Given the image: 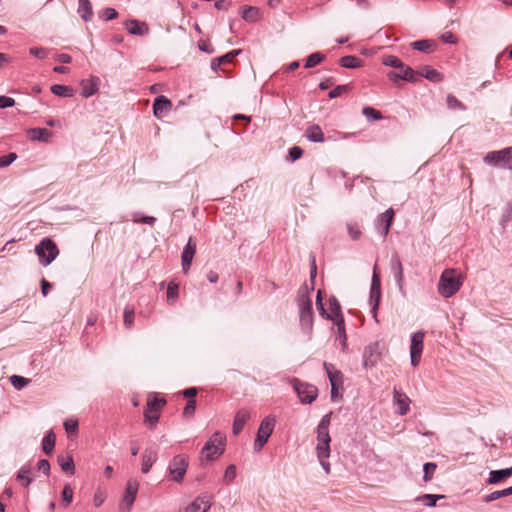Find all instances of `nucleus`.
Returning a JSON list of instances; mask_svg holds the SVG:
<instances>
[{
  "instance_id": "obj_42",
  "label": "nucleus",
  "mask_w": 512,
  "mask_h": 512,
  "mask_svg": "<svg viewBox=\"0 0 512 512\" xmlns=\"http://www.w3.org/2000/svg\"><path fill=\"white\" fill-rule=\"evenodd\" d=\"M411 46L415 50L421 52H428L434 46V42L431 40H419L412 42Z\"/></svg>"
},
{
  "instance_id": "obj_13",
  "label": "nucleus",
  "mask_w": 512,
  "mask_h": 512,
  "mask_svg": "<svg viewBox=\"0 0 512 512\" xmlns=\"http://www.w3.org/2000/svg\"><path fill=\"white\" fill-rule=\"evenodd\" d=\"M276 420L273 416H267L258 427V450H260L268 441L275 428Z\"/></svg>"
},
{
  "instance_id": "obj_3",
  "label": "nucleus",
  "mask_w": 512,
  "mask_h": 512,
  "mask_svg": "<svg viewBox=\"0 0 512 512\" xmlns=\"http://www.w3.org/2000/svg\"><path fill=\"white\" fill-rule=\"evenodd\" d=\"M189 467V458L186 455H175L170 461L167 472L171 481L182 483Z\"/></svg>"
},
{
  "instance_id": "obj_37",
  "label": "nucleus",
  "mask_w": 512,
  "mask_h": 512,
  "mask_svg": "<svg viewBox=\"0 0 512 512\" xmlns=\"http://www.w3.org/2000/svg\"><path fill=\"white\" fill-rule=\"evenodd\" d=\"M98 90V84L94 81H85L82 83V92L81 95L88 98L94 95Z\"/></svg>"
},
{
  "instance_id": "obj_20",
  "label": "nucleus",
  "mask_w": 512,
  "mask_h": 512,
  "mask_svg": "<svg viewBox=\"0 0 512 512\" xmlns=\"http://www.w3.org/2000/svg\"><path fill=\"white\" fill-rule=\"evenodd\" d=\"M31 141L48 142L52 137V132L46 128H31L27 131Z\"/></svg>"
},
{
  "instance_id": "obj_14",
  "label": "nucleus",
  "mask_w": 512,
  "mask_h": 512,
  "mask_svg": "<svg viewBox=\"0 0 512 512\" xmlns=\"http://www.w3.org/2000/svg\"><path fill=\"white\" fill-rule=\"evenodd\" d=\"M381 358L380 346L378 342L368 345L363 352V366L365 368L374 367Z\"/></svg>"
},
{
  "instance_id": "obj_6",
  "label": "nucleus",
  "mask_w": 512,
  "mask_h": 512,
  "mask_svg": "<svg viewBox=\"0 0 512 512\" xmlns=\"http://www.w3.org/2000/svg\"><path fill=\"white\" fill-rule=\"evenodd\" d=\"M225 436L220 432H215L206 442L202 449V454L207 460H214L224 452Z\"/></svg>"
},
{
  "instance_id": "obj_21",
  "label": "nucleus",
  "mask_w": 512,
  "mask_h": 512,
  "mask_svg": "<svg viewBox=\"0 0 512 512\" xmlns=\"http://www.w3.org/2000/svg\"><path fill=\"white\" fill-rule=\"evenodd\" d=\"M157 458L158 454L156 450L146 449L142 455V473L147 474L152 468L153 464L156 462Z\"/></svg>"
},
{
  "instance_id": "obj_63",
  "label": "nucleus",
  "mask_w": 512,
  "mask_h": 512,
  "mask_svg": "<svg viewBox=\"0 0 512 512\" xmlns=\"http://www.w3.org/2000/svg\"><path fill=\"white\" fill-rule=\"evenodd\" d=\"M195 409L196 401L194 399H190L183 410V416L188 417L192 415L195 412Z\"/></svg>"
},
{
  "instance_id": "obj_40",
  "label": "nucleus",
  "mask_w": 512,
  "mask_h": 512,
  "mask_svg": "<svg viewBox=\"0 0 512 512\" xmlns=\"http://www.w3.org/2000/svg\"><path fill=\"white\" fill-rule=\"evenodd\" d=\"M446 104L451 110H466V106L452 94L447 95Z\"/></svg>"
},
{
  "instance_id": "obj_35",
  "label": "nucleus",
  "mask_w": 512,
  "mask_h": 512,
  "mask_svg": "<svg viewBox=\"0 0 512 512\" xmlns=\"http://www.w3.org/2000/svg\"><path fill=\"white\" fill-rule=\"evenodd\" d=\"M58 463L64 472L69 473V474L75 473V465H74L73 458L71 456H68V457L59 456Z\"/></svg>"
},
{
  "instance_id": "obj_54",
  "label": "nucleus",
  "mask_w": 512,
  "mask_h": 512,
  "mask_svg": "<svg viewBox=\"0 0 512 512\" xmlns=\"http://www.w3.org/2000/svg\"><path fill=\"white\" fill-rule=\"evenodd\" d=\"M134 320V310L132 308L126 307L124 310V325L127 328H131Z\"/></svg>"
},
{
  "instance_id": "obj_12",
  "label": "nucleus",
  "mask_w": 512,
  "mask_h": 512,
  "mask_svg": "<svg viewBox=\"0 0 512 512\" xmlns=\"http://www.w3.org/2000/svg\"><path fill=\"white\" fill-rule=\"evenodd\" d=\"M139 490V482L136 479H129L126 484V489L122 497L120 505L121 510L129 511L136 499Z\"/></svg>"
},
{
  "instance_id": "obj_2",
  "label": "nucleus",
  "mask_w": 512,
  "mask_h": 512,
  "mask_svg": "<svg viewBox=\"0 0 512 512\" xmlns=\"http://www.w3.org/2000/svg\"><path fill=\"white\" fill-rule=\"evenodd\" d=\"M463 278L455 269H446L440 276L438 293L444 298H450L461 288Z\"/></svg>"
},
{
  "instance_id": "obj_16",
  "label": "nucleus",
  "mask_w": 512,
  "mask_h": 512,
  "mask_svg": "<svg viewBox=\"0 0 512 512\" xmlns=\"http://www.w3.org/2000/svg\"><path fill=\"white\" fill-rule=\"evenodd\" d=\"M211 507V498L207 494L198 496L190 505L180 512H207Z\"/></svg>"
},
{
  "instance_id": "obj_4",
  "label": "nucleus",
  "mask_w": 512,
  "mask_h": 512,
  "mask_svg": "<svg viewBox=\"0 0 512 512\" xmlns=\"http://www.w3.org/2000/svg\"><path fill=\"white\" fill-rule=\"evenodd\" d=\"M35 253L43 266L50 265L58 256L57 245L50 238H43L35 247Z\"/></svg>"
},
{
  "instance_id": "obj_31",
  "label": "nucleus",
  "mask_w": 512,
  "mask_h": 512,
  "mask_svg": "<svg viewBox=\"0 0 512 512\" xmlns=\"http://www.w3.org/2000/svg\"><path fill=\"white\" fill-rule=\"evenodd\" d=\"M249 418V413L246 410H240L235 416L233 423V433L238 434L244 427L247 419Z\"/></svg>"
},
{
  "instance_id": "obj_50",
  "label": "nucleus",
  "mask_w": 512,
  "mask_h": 512,
  "mask_svg": "<svg viewBox=\"0 0 512 512\" xmlns=\"http://www.w3.org/2000/svg\"><path fill=\"white\" fill-rule=\"evenodd\" d=\"M106 499V492L101 489L97 488L93 497V503L95 507H100Z\"/></svg>"
},
{
  "instance_id": "obj_11",
  "label": "nucleus",
  "mask_w": 512,
  "mask_h": 512,
  "mask_svg": "<svg viewBox=\"0 0 512 512\" xmlns=\"http://www.w3.org/2000/svg\"><path fill=\"white\" fill-rule=\"evenodd\" d=\"M425 333L423 331H417L411 336V345H410V360L412 366H417L421 359V354L423 351V341H424Z\"/></svg>"
},
{
  "instance_id": "obj_52",
  "label": "nucleus",
  "mask_w": 512,
  "mask_h": 512,
  "mask_svg": "<svg viewBox=\"0 0 512 512\" xmlns=\"http://www.w3.org/2000/svg\"><path fill=\"white\" fill-rule=\"evenodd\" d=\"M62 499L66 505L72 503L73 500V490L69 484H65L62 490Z\"/></svg>"
},
{
  "instance_id": "obj_29",
  "label": "nucleus",
  "mask_w": 512,
  "mask_h": 512,
  "mask_svg": "<svg viewBox=\"0 0 512 512\" xmlns=\"http://www.w3.org/2000/svg\"><path fill=\"white\" fill-rule=\"evenodd\" d=\"M512 475V467L501 470H493L489 474L488 483L489 484H497L504 478H507Z\"/></svg>"
},
{
  "instance_id": "obj_43",
  "label": "nucleus",
  "mask_w": 512,
  "mask_h": 512,
  "mask_svg": "<svg viewBox=\"0 0 512 512\" xmlns=\"http://www.w3.org/2000/svg\"><path fill=\"white\" fill-rule=\"evenodd\" d=\"M132 221L134 223H143L152 226L156 222V218L152 216H144L140 212H134L132 214Z\"/></svg>"
},
{
  "instance_id": "obj_38",
  "label": "nucleus",
  "mask_w": 512,
  "mask_h": 512,
  "mask_svg": "<svg viewBox=\"0 0 512 512\" xmlns=\"http://www.w3.org/2000/svg\"><path fill=\"white\" fill-rule=\"evenodd\" d=\"M340 65L344 68H357L361 65V60L355 56L348 55L340 59Z\"/></svg>"
},
{
  "instance_id": "obj_58",
  "label": "nucleus",
  "mask_w": 512,
  "mask_h": 512,
  "mask_svg": "<svg viewBox=\"0 0 512 512\" xmlns=\"http://www.w3.org/2000/svg\"><path fill=\"white\" fill-rule=\"evenodd\" d=\"M363 114L368 117V118H372L373 120H379L381 119V114L379 111H377L376 109L372 108V107H365L363 108Z\"/></svg>"
},
{
  "instance_id": "obj_56",
  "label": "nucleus",
  "mask_w": 512,
  "mask_h": 512,
  "mask_svg": "<svg viewBox=\"0 0 512 512\" xmlns=\"http://www.w3.org/2000/svg\"><path fill=\"white\" fill-rule=\"evenodd\" d=\"M236 477V467L234 465H229L224 473L223 481L226 483H230Z\"/></svg>"
},
{
  "instance_id": "obj_9",
  "label": "nucleus",
  "mask_w": 512,
  "mask_h": 512,
  "mask_svg": "<svg viewBox=\"0 0 512 512\" xmlns=\"http://www.w3.org/2000/svg\"><path fill=\"white\" fill-rule=\"evenodd\" d=\"M381 298V281L378 273V266L375 264L373 269L372 283L370 289V304H371V313L376 322L377 320V310L379 307Z\"/></svg>"
},
{
  "instance_id": "obj_10",
  "label": "nucleus",
  "mask_w": 512,
  "mask_h": 512,
  "mask_svg": "<svg viewBox=\"0 0 512 512\" xmlns=\"http://www.w3.org/2000/svg\"><path fill=\"white\" fill-rule=\"evenodd\" d=\"M316 304L320 310V313L322 316L326 317L327 319L333 320L334 322H337L338 319H343V316L341 314V307L338 302V300L335 297H331L329 299V310L330 312H326L321 298V290L317 292V299Z\"/></svg>"
},
{
  "instance_id": "obj_41",
  "label": "nucleus",
  "mask_w": 512,
  "mask_h": 512,
  "mask_svg": "<svg viewBox=\"0 0 512 512\" xmlns=\"http://www.w3.org/2000/svg\"><path fill=\"white\" fill-rule=\"evenodd\" d=\"M332 413H328L322 417L317 427V434H329V425Z\"/></svg>"
},
{
  "instance_id": "obj_22",
  "label": "nucleus",
  "mask_w": 512,
  "mask_h": 512,
  "mask_svg": "<svg viewBox=\"0 0 512 512\" xmlns=\"http://www.w3.org/2000/svg\"><path fill=\"white\" fill-rule=\"evenodd\" d=\"M126 28L130 34L144 36L149 29L146 23L132 19L126 23Z\"/></svg>"
},
{
  "instance_id": "obj_1",
  "label": "nucleus",
  "mask_w": 512,
  "mask_h": 512,
  "mask_svg": "<svg viewBox=\"0 0 512 512\" xmlns=\"http://www.w3.org/2000/svg\"><path fill=\"white\" fill-rule=\"evenodd\" d=\"M301 330L310 338L313 331L314 315L312 299L307 286L301 287L297 298Z\"/></svg>"
},
{
  "instance_id": "obj_47",
  "label": "nucleus",
  "mask_w": 512,
  "mask_h": 512,
  "mask_svg": "<svg viewBox=\"0 0 512 512\" xmlns=\"http://www.w3.org/2000/svg\"><path fill=\"white\" fill-rule=\"evenodd\" d=\"M436 464L435 463H425L424 466H423V470H424V476H423V479L425 482H428L432 479L433 477V474L436 470Z\"/></svg>"
},
{
  "instance_id": "obj_64",
  "label": "nucleus",
  "mask_w": 512,
  "mask_h": 512,
  "mask_svg": "<svg viewBox=\"0 0 512 512\" xmlns=\"http://www.w3.org/2000/svg\"><path fill=\"white\" fill-rule=\"evenodd\" d=\"M38 471L42 472L45 475H49L50 473V463L46 459H41L37 464Z\"/></svg>"
},
{
  "instance_id": "obj_61",
  "label": "nucleus",
  "mask_w": 512,
  "mask_h": 512,
  "mask_svg": "<svg viewBox=\"0 0 512 512\" xmlns=\"http://www.w3.org/2000/svg\"><path fill=\"white\" fill-rule=\"evenodd\" d=\"M302 155L303 150L298 146H293L292 148L289 149V158L291 161L298 160L299 158H301Z\"/></svg>"
},
{
  "instance_id": "obj_8",
  "label": "nucleus",
  "mask_w": 512,
  "mask_h": 512,
  "mask_svg": "<svg viewBox=\"0 0 512 512\" xmlns=\"http://www.w3.org/2000/svg\"><path fill=\"white\" fill-rule=\"evenodd\" d=\"M290 382L302 403L310 404L316 399L318 394L316 386L301 382L297 378L292 379Z\"/></svg>"
},
{
  "instance_id": "obj_45",
  "label": "nucleus",
  "mask_w": 512,
  "mask_h": 512,
  "mask_svg": "<svg viewBox=\"0 0 512 512\" xmlns=\"http://www.w3.org/2000/svg\"><path fill=\"white\" fill-rule=\"evenodd\" d=\"M323 59H324L323 54H321L319 52L312 53L306 59L305 68H312V67L316 66L317 64H319L321 61H323Z\"/></svg>"
},
{
  "instance_id": "obj_36",
  "label": "nucleus",
  "mask_w": 512,
  "mask_h": 512,
  "mask_svg": "<svg viewBox=\"0 0 512 512\" xmlns=\"http://www.w3.org/2000/svg\"><path fill=\"white\" fill-rule=\"evenodd\" d=\"M444 495H436V494H424L421 496H418L415 500L418 502H422L424 505L428 507H433L436 505V502L439 499L444 498Z\"/></svg>"
},
{
  "instance_id": "obj_27",
  "label": "nucleus",
  "mask_w": 512,
  "mask_h": 512,
  "mask_svg": "<svg viewBox=\"0 0 512 512\" xmlns=\"http://www.w3.org/2000/svg\"><path fill=\"white\" fill-rule=\"evenodd\" d=\"M154 404L152 402H147L146 408L144 411V418L147 422H149L151 425H156V423L159 420L160 417V410L153 406Z\"/></svg>"
},
{
  "instance_id": "obj_51",
  "label": "nucleus",
  "mask_w": 512,
  "mask_h": 512,
  "mask_svg": "<svg viewBox=\"0 0 512 512\" xmlns=\"http://www.w3.org/2000/svg\"><path fill=\"white\" fill-rule=\"evenodd\" d=\"M178 297V284L170 282L167 287V299L169 301H175Z\"/></svg>"
},
{
  "instance_id": "obj_60",
  "label": "nucleus",
  "mask_w": 512,
  "mask_h": 512,
  "mask_svg": "<svg viewBox=\"0 0 512 512\" xmlns=\"http://www.w3.org/2000/svg\"><path fill=\"white\" fill-rule=\"evenodd\" d=\"M29 52L31 55L40 59H43L48 55V50L43 47H32L30 48Z\"/></svg>"
},
{
  "instance_id": "obj_48",
  "label": "nucleus",
  "mask_w": 512,
  "mask_h": 512,
  "mask_svg": "<svg viewBox=\"0 0 512 512\" xmlns=\"http://www.w3.org/2000/svg\"><path fill=\"white\" fill-rule=\"evenodd\" d=\"M383 63L386 66H390V67H393L396 69L404 68L403 62L400 59H398L397 57L392 56V55L385 57Z\"/></svg>"
},
{
  "instance_id": "obj_34",
  "label": "nucleus",
  "mask_w": 512,
  "mask_h": 512,
  "mask_svg": "<svg viewBox=\"0 0 512 512\" xmlns=\"http://www.w3.org/2000/svg\"><path fill=\"white\" fill-rule=\"evenodd\" d=\"M335 325L337 327V340L339 341L342 349H345L347 345V336L345 331L344 319H338V321L335 322Z\"/></svg>"
},
{
  "instance_id": "obj_25",
  "label": "nucleus",
  "mask_w": 512,
  "mask_h": 512,
  "mask_svg": "<svg viewBox=\"0 0 512 512\" xmlns=\"http://www.w3.org/2000/svg\"><path fill=\"white\" fill-rule=\"evenodd\" d=\"M418 73V77H424L434 83H439L443 80V75L431 66H424Z\"/></svg>"
},
{
  "instance_id": "obj_55",
  "label": "nucleus",
  "mask_w": 512,
  "mask_h": 512,
  "mask_svg": "<svg viewBox=\"0 0 512 512\" xmlns=\"http://www.w3.org/2000/svg\"><path fill=\"white\" fill-rule=\"evenodd\" d=\"M118 12L114 8H105L102 10L100 17L105 21H110L117 18Z\"/></svg>"
},
{
  "instance_id": "obj_46",
  "label": "nucleus",
  "mask_w": 512,
  "mask_h": 512,
  "mask_svg": "<svg viewBox=\"0 0 512 512\" xmlns=\"http://www.w3.org/2000/svg\"><path fill=\"white\" fill-rule=\"evenodd\" d=\"M10 382L14 386V388L20 390L29 383V379L19 375H12L10 377Z\"/></svg>"
},
{
  "instance_id": "obj_53",
  "label": "nucleus",
  "mask_w": 512,
  "mask_h": 512,
  "mask_svg": "<svg viewBox=\"0 0 512 512\" xmlns=\"http://www.w3.org/2000/svg\"><path fill=\"white\" fill-rule=\"evenodd\" d=\"M347 230H348V234L349 236L353 239V240H358L361 236V230H360V227L357 225V224H354V223H348L347 224Z\"/></svg>"
},
{
  "instance_id": "obj_17",
  "label": "nucleus",
  "mask_w": 512,
  "mask_h": 512,
  "mask_svg": "<svg viewBox=\"0 0 512 512\" xmlns=\"http://www.w3.org/2000/svg\"><path fill=\"white\" fill-rule=\"evenodd\" d=\"M394 218V210L389 208L382 213L377 219V231L384 238L388 235L392 221Z\"/></svg>"
},
{
  "instance_id": "obj_39",
  "label": "nucleus",
  "mask_w": 512,
  "mask_h": 512,
  "mask_svg": "<svg viewBox=\"0 0 512 512\" xmlns=\"http://www.w3.org/2000/svg\"><path fill=\"white\" fill-rule=\"evenodd\" d=\"M51 92L60 97H71L72 89L68 86L61 85V84H55L51 87Z\"/></svg>"
},
{
  "instance_id": "obj_33",
  "label": "nucleus",
  "mask_w": 512,
  "mask_h": 512,
  "mask_svg": "<svg viewBox=\"0 0 512 512\" xmlns=\"http://www.w3.org/2000/svg\"><path fill=\"white\" fill-rule=\"evenodd\" d=\"M78 13L84 21H90L93 17V9L90 1H83V3H79Z\"/></svg>"
},
{
  "instance_id": "obj_26",
  "label": "nucleus",
  "mask_w": 512,
  "mask_h": 512,
  "mask_svg": "<svg viewBox=\"0 0 512 512\" xmlns=\"http://www.w3.org/2000/svg\"><path fill=\"white\" fill-rule=\"evenodd\" d=\"M324 368L327 372L331 386H334V390H336L339 385H342V373L335 370L331 364L324 363Z\"/></svg>"
},
{
  "instance_id": "obj_49",
  "label": "nucleus",
  "mask_w": 512,
  "mask_h": 512,
  "mask_svg": "<svg viewBox=\"0 0 512 512\" xmlns=\"http://www.w3.org/2000/svg\"><path fill=\"white\" fill-rule=\"evenodd\" d=\"M238 53H239L238 51H233V52L227 53L226 55H224L218 59L213 60L211 63V68L213 70H216L222 63H224L226 61H230V59Z\"/></svg>"
},
{
  "instance_id": "obj_44",
  "label": "nucleus",
  "mask_w": 512,
  "mask_h": 512,
  "mask_svg": "<svg viewBox=\"0 0 512 512\" xmlns=\"http://www.w3.org/2000/svg\"><path fill=\"white\" fill-rule=\"evenodd\" d=\"M242 18L248 22L256 21V9L252 6H243L241 10Z\"/></svg>"
},
{
  "instance_id": "obj_23",
  "label": "nucleus",
  "mask_w": 512,
  "mask_h": 512,
  "mask_svg": "<svg viewBox=\"0 0 512 512\" xmlns=\"http://www.w3.org/2000/svg\"><path fill=\"white\" fill-rule=\"evenodd\" d=\"M172 107V103L165 96H159L155 99L153 104L154 115L161 117L163 113L169 111Z\"/></svg>"
},
{
  "instance_id": "obj_15",
  "label": "nucleus",
  "mask_w": 512,
  "mask_h": 512,
  "mask_svg": "<svg viewBox=\"0 0 512 512\" xmlns=\"http://www.w3.org/2000/svg\"><path fill=\"white\" fill-rule=\"evenodd\" d=\"M393 402L397 406L396 413L398 415H406L410 410V398L401 390L394 387L393 389Z\"/></svg>"
},
{
  "instance_id": "obj_24",
  "label": "nucleus",
  "mask_w": 512,
  "mask_h": 512,
  "mask_svg": "<svg viewBox=\"0 0 512 512\" xmlns=\"http://www.w3.org/2000/svg\"><path fill=\"white\" fill-rule=\"evenodd\" d=\"M391 268L394 272V278L396 281V284L401 292H403L404 289V273H403V267L402 263L398 258H395L392 260Z\"/></svg>"
},
{
  "instance_id": "obj_19",
  "label": "nucleus",
  "mask_w": 512,
  "mask_h": 512,
  "mask_svg": "<svg viewBox=\"0 0 512 512\" xmlns=\"http://www.w3.org/2000/svg\"><path fill=\"white\" fill-rule=\"evenodd\" d=\"M388 77L391 81L402 79L409 82H416L418 80V73L415 72L411 67L404 65V68H400L399 73L390 72Z\"/></svg>"
},
{
  "instance_id": "obj_5",
  "label": "nucleus",
  "mask_w": 512,
  "mask_h": 512,
  "mask_svg": "<svg viewBox=\"0 0 512 512\" xmlns=\"http://www.w3.org/2000/svg\"><path fill=\"white\" fill-rule=\"evenodd\" d=\"M484 162L500 169L512 170V146L488 152L484 157Z\"/></svg>"
},
{
  "instance_id": "obj_62",
  "label": "nucleus",
  "mask_w": 512,
  "mask_h": 512,
  "mask_svg": "<svg viewBox=\"0 0 512 512\" xmlns=\"http://www.w3.org/2000/svg\"><path fill=\"white\" fill-rule=\"evenodd\" d=\"M501 497H505L504 495V491L503 490H499V491H494L488 495H486L484 498H483V501L485 503H489V502H492V501H495Z\"/></svg>"
},
{
  "instance_id": "obj_30",
  "label": "nucleus",
  "mask_w": 512,
  "mask_h": 512,
  "mask_svg": "<svg viewBox=\"0 0 512 512\" xmlns=\"http://www.w3.org/2000/svg\"><path fill=\"white\" fill-rule=\"evenodd\" d=\"M30 474L31 467L29 465H23L18 471L16 478L24 487H28L34 480Z\"/></svg>"
},
{
  "instance_id": "obj_32",
  "label": "nucleus",
  "mask_w": 512,
  "mask_h": 512,
  "mask_svg": "<svg viewBox=\"0 0 512 512\" xmlns=\"http://www.w3.org/2000/svg\"><path fill=\"white\" fill-rule=\"evenodd\" d=\"M56 436L52 430L48 431L42 440V449L46 455L53 452L55 446Z\"/></svg>"
},
{
  "instance_id": "obj_7",
  "label": "nucleus",
  "mask_w": 512,
  "mask_h": 512,
  "mask_svg": "<svg viewBox=\"0 0 512 512\" xmlns=\"http://www.w3.org/2000/svg\"><path fill=\"white\" fill-rule=\"evenodd\" d=\"M330 442L331 438L329 434H317V458L326 474L330 473V464L327 461L330 456Z\"/></svg>"
},
{
  "instance_id": "obj_18",
  "label": "nucleus",
  "mask_w": 512,
  "mask_h": 512,
  "mask_svg": "<svg viewBox=\"0 0 512 512\" xmlns=\"http://www.w3.org/2000/svg\"><path fill=\"white\" fill-rule=\"evenodd\" d=\"M195 252H196V243L192 240V238H189V240L181 254L182 268L185 273L190 268L193 257L195 255Z\"/></svg>"
},
{
  "instance_id": "obj_28",
  "label": "nucleus",
  "mask_w": 512,
  "mask_h": 512,
  "mask_svg": "<svg viewBox=\"0 0 512 512\" xmlns=\"http://www.w3.org/2000/svg\"><path fill=\"white\" fill-rule=\"evenodd\" d=\"M306 137L311 142L322 143L324 142V134L318 125L309 126L306 130Z\"/></svg>"
},
{
  "instance_id": "obj_59",
  "label": "nucleus",
  "mask_w": 512,
  "mask_h": 512,
  "mask_svg": "<svg viewBox=\"0 0 512 512\" xmlns=\"http://www.w3.org/2000/svg\"><path fill=\"white\" fill-rule=\"evenodd\" d=\"M147 402H152L154 407L159 410L166 404V400L164 398H158L156 394H151L148 396Z\"/></svg>"
},
{
  "instance_id": "obj_57",
  "label": "nucleus",
  "mask_w": 512,
  "mask_h": 512,
  "mask_svg": "<svg viewBox=\"0 0 512 512\" xmlns=\"http://www.w3.org/2000/svg\"><path fill=\"white\" fill-rule=\"evenodd\" d=\"M17 159L16 153H9L0 157V167H7Z\"/></svg>"
}]
</instances>
